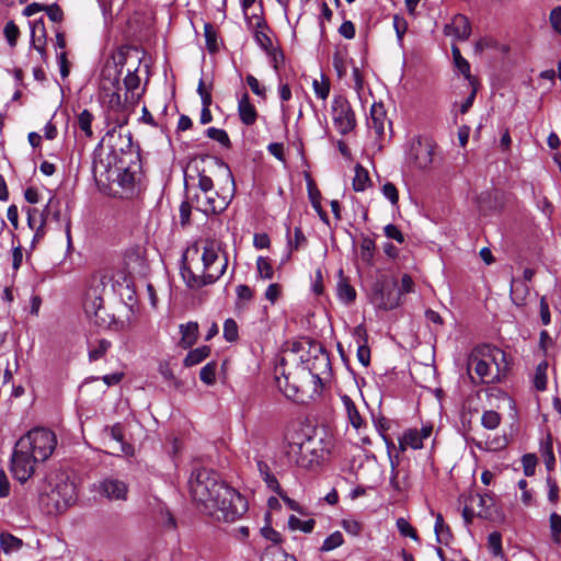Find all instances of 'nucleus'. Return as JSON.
Wrapping results in <instances>:
<instances>
[{"instance_id":"obj_1","label":"nucleus","mask_w":561,"mask_h":561,"mask_svg":"<svg viewBox=\"0 0 561 561\" xmlns=\"http://www.w3.org/2000/svg\"><path fill=\"white\" fill-rule=\"evenodd\" d=\"M92 172L99 183L108 184L113 194L121 198L137 197L145 188L139 158L131 151L118 152L112 148L105 152L98 148Z\"/></svg>"},{"instance_id":"obj_2","label":"nucleus","mask_w":561,"mask_h":561,"mask_svg":"<svg viewBox=\"0 0 561 561\" xmlns=\"http://www.w3.org/2000/svg\"><path fill=\"white\" fill-rule=\"evenodd\" d=\"M203 273L196 274L184 262L181 275L186 286L191 289H199L216 283L226 272L228 257L219 242L207 240L202 253Z\"/></svg>"},{"instance_id":"obj_3","label":"nucleus","mask_w":561,"mask_h":561,"mask_svg":"<svg viewBox=\"0 0 561 561\" xmlns=\"http://www.w3.org/2000/svg\"><path fill=\"white\" fill-rule=\"evenodd\" d=\"M227 485L216 471L205 467L193 469L188 478L190 494L204 513L214 507V501Z\"/></svg>"},{"instance_id":"obj_4","label":"nucleus","mask_w":561,"mask_h":561,"mask_svg":"<svg viewBox=\"0 0 561 561\" xmlns=\"http://www.w3.org/2000/svg\"><path fill=\"white\" fill-rule=\"evenodd\" d=\"M56 446L57 438L53 431L35 427L16 442L12 456H53Z\"/></svg>"},{"instance_id":"obj_5","label":"nucleus","mask_w":561,"mask_h":561,"mask_svg":"<svg viewBox=\"0 0 561 561\" xmlns=\"http://www.w3.org/2000/svg\"><path fill=\"white\" fill-rule=\"evenodd\" d=\"M220 168L225 173L227 184L226 187L221 188V193L216 191L211 193L199 192L194 197L195 208L205 215L225 210L236 191L234 179L230 168L225 162H220Z\"/></svg>"},{"instance_id":"obj_6","label":"nucleus","mask_w":561,"mask_h":561,"mask_svg":"<svg viewBox=\"0 0 561 561\" xmlns=\"http://www.w3.org/2000/svg\"><path fill=\"white\" fill-rule=\"evenodd\" d=\"M214 504V507H209L206 514L217 520L227 523L237 520L248 511V502L244 496L229 485L224 488Z\"/></svg>"},{"instance_id":"obj_7","label":"nucleus","mask_w":561,"mask_h":561,"mask_svg":"<svg viewBox=\"0 0 561 561\" xmlns=\"http://www.w3.org/2000/svg\"><path fill=\"white\" fill-rule=\"evenodd\" d=\"M76 485L66 479L42 494L39 501L47 514H58L66 511L76 501Z\"/></svg>"},{"instance_id":"obj_8","label":"nucleus","mask_w":561,"mask_h":561,"mask_svg":"<svg viewBox=\"0 0 561 561\" xmlns=\"http://www.w3.org/2000/svg\"><path fill=\"white\" fill-rule=\"evenodd\" d=\"M434 144L427 138L416 137L411 139L407 151V161L410 165L426 170L433 163Z\"/></svg>"},{"instance_id":"obj_9","label":"nucleus","mask_w":561,"mask_h":561,"mask_svg":"<svg viewBox=\"0 0 561 561\" xmlns=\"http://www.w3.org/2000/svg\"><path fill=\"white\" fill-rule=\"evenodd\" d=\"M331 112L334 127L340 134L346 135L355 128V113L345 96L335 95L333 98Z\"/></svg>"},{"instance_id":"obj_10","label":"nucleus","mask_w":561,"mask_h":561,"mask_svg":"<svg viewBox=\"0 0 561 561\" xmlns=\"http://www.w3.org/2000/svg\"><path fill=\"white\" fill-rule=\"evenodd\" d=\"M111 84L113 87V91L111 93H105L106 98V104L108 108V115L107 119L111 121L115 126L113 128V131L116 127H122L127 124L128 122V114L127 108L125 105V102L122 100V96L118 92L119 90V72L116 71Z\"/></svg>"},{"instance_id":"obj_11","label":"nucleus","mask_w":561,"mask_h":561,"mask_svg":"<svg viewBox=\"0 0 561 561\" xmlns=\"http://www.w3.org/2000/svg\"><path fill=\"white\" fill-rule=\"evenodd\" d=\"M433 434V425L425 424L421 430L409 428L403 432L399 437V449L401 453H405L409 449L417 450L424 448L426 443L431 440L432 446L435 444V439H431Z\"/></svg>"},{"instance_id":"obj_12","label":"nucleus","mask_w":561,"mask_h":561,"mask_svg":"<svg viewBox=\"0 0 561 561\" xmlns=\"http://www.w3.org/2000/svg\"><path fill=\"white\" fill-rule=\"evenodd\" d=\"M478 353L485 356L495 373V377L500 380L508 369L506 354L501 348L491 345L478 346Z\"/></svg>"},{"instance_id":"obj_13","label":"nucleus","mask_w":561,"mask_h":561,"mask_svg":"<svg viewBox=\"0 0 561 561\" xmlns=\"http://www.w3.org/2000/svg\"><path fill=\"white\" fill-rule=\"evenodd\" d=\"M468 368L473 369L482 382L488 383L499 381V378L495 377V373L489 364V360H486L485 356L478 353V347H476L469 356Z\"/></svg>"},{"instance_id":"obj_14","label":"nucleus","mask_w":561,"mask_h":561,"mask_svg":"<svg viewBox=\"0 0 561 561\" xmlns=\"http://www.w3.org/2000/svg\"><path fill=\"white\" fill-rule=\"evenodd\" d=\"M287 447L285 456H314V450L310 447L312 439L301 433H295L286 436Z\"/></svg>"},{"instance_id":"obj_15","label":"nucleus","mask_w":561,"mask_h":561,"mask_svg":"<svg viewBox=\"0 0 561 561\" xmlns=\"http://www.w3.org/2000/svg\"><path fill=\"white\" fill-rule=\"evenodd\" d=\"M99 492L110 501L127 500L128 486L124 481L106 478L100 482Z\"/></svg>"},{"instance_id":"obj_16","label":"nucleus","mask_w":561,"mask_h":561,"mask_svg":"<svg viewBox=\"0 0 561 561\" xmlns=\"http://www.w3.org/2000/svg\"><path fill=\"white\" fill-rule=\"evenodd\" d=\"M10 470L19 482H26L35 472L38 458H10Z\"/></svg>"},{"instance_id":"obj_17","label":"nucleus","mask_w":561,"mask_h":561,"mask_svg":"<svg viewBox=\"0 0 561 561\" xmlns=\"http://www.w3.org/2000/svg\"><path fill=\"white\" fill-rule=\"evenodd\" d=\"M377 307L383 310H391L400 306L401 296L394 288L382 285L375 295Z\"/></svg>"},{"instance_id":"obj_18","label":"nucleus","mask_w":561,"mask_h":561,"mask_svg":"<svg viewBox=\"0 0 561 561\" xmlns=\"http://www.w3.org/2000/svg\"><path fill=\"white\" fill-rule=\"evenodd\" d=\"M446 33L460 41L467 39L471 33V25L467 16L462 14L455 15L451 22L446 25Z\"/></svg>"},{"instance_id":"obj_19","label":"nucleus","mask_w":561,"mask_h":561,"mask_svg":"<svg viewBox=\"0 0 561 561\" xmlns=\"http://www.w3.org/2000/svg\"><path fill=\"white\" fill-rule=\"evenodd\" d=\"M238 114L240 121L247 126L254 125L259 117V113L255 106L251 103L250 96L247 92H244L238 101Z\"/></svg>"},{"instance_id":"obj_20","label":"nucleus","mask_w":561,"mask_h":561,"mask_svg":"<svg viewBox=\"0 0 561 561\" xmlns=\"http://www.w3.org/2000/svg\"><path fill=\"white\" fill-rule=\"evenodd\" d=\"M387 122V114L381 103H374L370 107V115L368 118L369 128L374 129L377 136H382Z\"/></svg>"},{"instance_id":"obj_21","label":"nucleus","mask_w":561,"mask_h":561,"mask_svg":"<svg viewBox=\"0 0 561 561\" xmlns=\"http://www.w3.org/2000/svg\"><path fill=\"white\" fill-rule=\"evenodd\" d=\"M510 295L515 306L524 307L529 296V286L519 278H512Z\"/></svg>"},{"instance_id":"obj_22","label":"nucleus","mask_w":561,"mask_h":561,"mask_svg":"<svg viewBox=\"0 0 561 561\" xmlns=\"http://www.w3.org/2000/svg\"><path fill=\"white\" fill-rule=\"evenodd\" d=\"M341 401L344 405L350 423L356 431H359L365 425V422L359 414L354 401L347 394H343L341 397Z\"/></svg>"},{"instance_id":"obj_23","label":"nucleus","mask_w":561,"mask_h":561,"mask_svg":"<svg viewBox=\"0 0 561 561\" xmlns=\"http://www.w3.org/2000/svg\"><path fill=\"white\" fill-rule=\"evenodd\" d=\"M181 341L180 344L183 348H190L193 346L198 337V324L197 322H187L180 325Z\"/></svg>"},{"instance_id":"obj_24","label":"nucleus","mask_w":561,"mask_h":561,"mask_svg":"<svg viewBox=\"0 0 561 561\" xmlns=\"http://www.w3.org/2000/svg\"><path fill=\"white\" fill-rule=\"evenodd\" d=\"M476 497L480 507L477 515L485 519L492 518L496 512L494 497L490 493L477 494Z\"/></svg>"},{"instance_id":"obj_25","label":"nucleus","mask_w":561,"mask_h":561,"mask_svg":"<svg viewBox=\"0 0 561 561\" xmlns=\"http://www.w3.org/2000/svg\"><path fill=\"white\" fill-rule=\"evenodd\" d=\"M256 465L260 471V476L266 483V486L276 494H280V484L278 483V480L276 479L275 474L271 471L268 465L263 460H259Z\"/></svg>"},{"instance_id":"obj_26","label":"nucleus","mask_w":561,"mask_h":561,"mask_svg":"<svg viewBox=\"0 0 561 561\" xmlns=\"http://www.w3.org/2000/svg\"><path fill=\"white\" fill-rule=\"evenodd\" d=\"M53 204H54V198H50L43 211H39L37 208H32V207H28L26 209L27 226L32 230L34 228L38 227V224L41 222V219L48 220L50 208L53 207Z\"/></svg>"},{"instance_id":"obj_27","label":"nucleus","mask_w":561,"mask_h":561,"mask_svg":"<svg viewBox=\"0 0 561 561\" xmlns=\"http://www.w3.org/2000/svg\"><path fill=\"white\" fill-rule=\"evenodd\" d=\"M110 435H111V438L119 445L121 450L124 454L128 455L129 453L134 451L131 448V445L126 442V426L125 425H123L121 423H116L115 425H113L111 427Z\"/></svg>"},{"instance_id":"obj_28","label":"nucleus","mask_w":561,"mask_h":561,"mask_svg":"<svg viewBox=\"0 0 561 561\" xmlns=\"http://www.w3.org/2000/svg\"><path fill=\"white\" fill-rule=\"evenodd\" d=\"M23 540L15 537L10 533H1L0 534V549L5 553L10 554L13 552H18L23 547Z\"/></svg>"},{"instance_id":"obj_29","label":"nucleus","mask_w":561,"mask_h":561,"mask_svg":"<svg viewBox=\"0 0 561 561\" xmlns=\"http://www.w3.org/2000/svg\"><path fill=\"white\" fill-rule=\"evenodd\" d=\"M261 561H297L294 556L288 554L282 547L268 546L261 557Z\"/></svg>"},{"instance_id":"obj_30","label":"nucleus","mask_w":561,"mask_h":561,"mask_svg":"<svg viewBox=\"0 0 561 561\" xmlns=\"http://www.w3.org/2000/svg\"><path fill=\"white\" fill-rule=\"evenodd\" d=\"M451 53L457 70L469 81L470 84H473L474 78L470 73V64L468 60L461 56L460 49L455 45L451 47Z\"/></svg>"},{"instance_id":"obj_31","label":"nucleus","mask_w":561,"mask_h":561,"mask_svg":"<svg viewBox=\"0 0 561 561\" xmlns=\"http://www.w3.org/2000/svg\"><path fill=\"white\" fill-rule=\"evenodd\" d=\"M336 293L339 299L345 304H351L352 301L355 300L356 297L355 289L343 277L342 271H340V279L337 282Z\"/></svg>"},{"instance_id":"obj_32","label":"nucleus","mask_w":561,"mask_h":561,"mask_svg":"<svg viewBox=\"0 0 561 561\" xmlns=\"http://www.w3.org/2000/svg\"><path fill=\"white\" fill-rule=\"evenodd\" d=\"M209 354L210 347L206 345L191 350L184 358L183 364L186 367L195 366L206 359Z\"/></svg>"},{"instance_id":"obj_33","label":"nucleus","mask_w":561,"mask_h":561,"mask_svg":"<svg viewBox=\"0 0 561 561\" xmlns=\"http://www.w3.org/2000/svg\"><path fill=\"white\" fill-rule=\"evenodd\" d=\"M434 531L439 543L447 545L453 537L450 528L445 524L442 514L436 515Z\"/></svg>"},{"instance_id":"obj_34","label":"nucleus","mask_w":561,"mask_h":561,"mask_svg":"<svg viewBox=\"0 0 561 561\" xmlns=\"http://www.w3.org/2000/svg\"><path fill=\"white\" fill-rule=\"evenodd\" d=\"M370 184L368 171L360 164L355 167V175L353 179V188L356 192H364Z\"/></svg>"},{"instance_id":"obj_35","label":"nucleus","mask_w":561,"mask_h":561,"mask_svg":"<svg viewBox=\"0 0 561 561\" xmlns=\"http://www.w3.org/2000/svg\"><path fill=\"white\" fill-rule=\"evenodd\" d=\"M124 85L126 88V91L130 93L131 101H138L140 98V94L137 93V90L140 85V78L136 75L135 71H128L127 75L124 78Z\"/></svg>"},{"instance_id":"obj_36","label":"nucleus","mask_w":561,"mask_h":561,"mask_svg":"<svg viewBox=\"0 0 561 561\" xmlns=\"http://www.w3.org/2000/svg\"><path fill=\"white\" fill-rule=\"evenodd\" d=\"M256 274L263 280H270L274 277V268L268 257L259 256L256 259Z\"/></svg>"},{"instance_id":"obj_37","label":"nucleus","mask_w":561,"mask_h":561,"mask_svg":"<svg viewBox=\"0 0 561 561\" xmlns=\"http://www.w3.org/2000/svg\"><path fill=\"white\" fill-rule=\"evenodd\" d=\"M110 347H111V342L105 339L98 340L96 343H90V345H89L90 362H95V360H99L100 358H102L105 355V353L108 351Z\"/></svg>"},{"instance_id":"obj_38","label":"nucleus","mask_w":561,"mask_h":561,"mask_svg":"<svg viewBox=\"0 0 561 561\" xmlns=\"http://www.w3.org/2000/svg\"><path fill=\"white\" fill-rule=\"evenodd\" d=\"M330 80L323 73L320 75V79H313L312 89L316 96L322 101H325L330 94Z\"/></svg>"},{"instance_id":"obj_39","label":"nucleus","mask_w":561,"mask_h":561,"mask_svg":"<svg viewBox=\"0 0 561 561\" xmlns=\"http://www.w3.org/2000/svg\"><path fill=\"white\" fill-rule=\"evenodd\" d=\"M93 119H94L93 114L88 110H83L78 115V119H77L78 126L83 131V134L85 135L87 138L93 137V130H92Z\"/></svg>"},{"instance_id":"obj_40","label":"nucleus","mask_w":561,"mask_h":561,"mask_svg":"<svg viewBox=\"0 0 561 561\" xmlns=\"http://www.w3.org/2000/svg\"><path fill=\"white\" fill-rule=\"evenodd\" d=\"M316 525L314 519L302 520L295 515L289 516L288 526L293 530H301L305 534H309L313 530Z\"/></svg>"},{"instance_id":"obj_41","label":"nucleus","mask_w":561,"mask_h":561,"mask_svg":"<svg viewBox=\"0 0 561 561\" xmlns=\"http://www.w3.org/2000/svg\"><path fill=\"white\" fill-rule=\"evenodd\" d=\"M287 240L290 251H297L307 244V238L305 237L300 227L294 229V238L290 237V229H287Z\"/></svg>"},{"instance_id":"obj_42","label":"nucleus","mask_w":561,"mask_h":561,"mask_svg":"<svg viewBox=\"0 0 561 561\" xmlns=\"http://www.w3.org/2000/svg\"><path fill=\"white\" fill-rule=\"evenodd\" d=\"M159 520L163 528L168 530L176 529V519L164 504L159 505Z\"/></svg>"},{"instance_id":"obj_43","label":"nucleus","mask_w":561,"mask_h":561,"mask_svg":"<svg viewBox=\"0 0 561 561\" xmlns=\"http://www.w3.org/2000/svg\"><path fill=\"white\" fill-rule=\"evenodd\" d=\"M549 527L551 533V539L556 545L561 543V516L553 512L549 517Z\"/></svg>"},{"instance_id":"obj_44","label":"nucleus","mask_w":561,"mask_h":561,"mask_svg":"<svg viewBox=\"0 0 561 561\" xmlns=\"http://www.w3.org/2000/svg\"><path fill=\"white\" fill-rule=\"evenodd\" d=\"M206 135L210 139L219 142L220 145H222L226 148H230L231 147L230 138H229V136H228V134H227V131L225 129H220V128H216V127H209L206 130Z\"/></svg>"},{"instance_id":"obj_45","label":"nucleus","mask_w":561,"mask_h":561,"mask_svg":"<svg viewBox=\"0 0 561 561\" xmlns=\"http://www.w3.org/2000/svg\"><path fill=\"white\" fill-rule=\"evenodd\" d=\"M343 542H344V539H343L342 533L334 531L324 539L320 550L322 552H328V551L334 550L335 548H339L340 546L343 545Z\"/></svg>"},{"instance_id":"obj_46","label":"nucleus","mask_w":561,"mask_h":561,"mask_svg":"<svg viewBox=\"0 0 561 561\" xmlns=\"http://www.w3.org/2000/svg\"><path fill=\"white\" fill-rule=\"evenodd\" d=\"M204 35L206 39V46L207 49L210 53H215L218 50V43H217V33L213 24L205 23L204 25Z\"/></svg>"},{"instance_id":"obj_47","label":"nucleus","mask_w":561,"mask_h":561,"mask_svg":"<svg viewBox=\"0 0 561 561\" xmlns=\"http://www.w3.org/2000/svg\"><path fill=\"white\" fill-rule=\"evenodd\" d=\"M217 363H207L199 373L201 380L206 385H213L216 381Z\"/></svg>"},{"instance_id":"obj_48","label":"nucleus","mask_w":561,"mask_h":561,"mask_svg":"<svg viewBox=\"0 0 561 561\" xmlns=\"http://www.w3.org/2000/svg\"><path fill=\"white\" fill-rule=\"evenodd\" d=\"M375 248L376 245L373 239H370L369 237L363 238L360 242L362 260L369 263L374 257Z\"/></svg>"},{"instance_id":"obj_49","label":"nucleus","mask_w":561,"mask_h":561,"mask_svg":"<svg viewBox=\"0 0 561 561\" xmlns=\"http://www.w3.org/2000/svg\"><path fill=\"white\" fill-rule=\"evenodd\" d=\"M482 425L488 430H494L500 425L501 416L493 410L485 411L481 419Z\"/></svg>"},{"instance_id":"obj_50","label":"nucleus","mask_w":561,"mask_h":561,"mask_svg":"<svg viewBox=\"0 0 561 561\" xmlns=\"http://www.w3.org/2000/svg\"><path fill=\"white\" fill-rule=\"evenodd\" d=\"M546 370H547V364L546 363L538 365V367L536 369V374H535V378H534V385H535V388L537 390H539V391H543L547 388V374H546Z\"/></svg>"},{"instance_id":"obj_51","label":"nucleus","mask_w":561,"mask_h":561,"mask_svg":"<svg viewBox=\"0 0 561 561\" xmlns=\"http://www.w3.org/2000/svg\"><path fill=\"white\" fill-rule=\"evenodd\" d=\"M237 305L249 302L254 297V291L248 285H238L236 287Z\"/></svg>"},{"instance_id":"obj_52","label":"nucleus","mask_w":561,"mask_h":561,"mask_svg":"<svg viewBox=\"0 0 561 561\" xmlns=\"http://www.w3.org/2000/svg\"><path fill=\"white\" fill-rule=\"evenodd\" d=\"M488 545L491 552L494 556H500L502 553V536L497 531H493L488 536Z\"/></svg>"},{"instance_id":"obj_53","label":"nucleus","mask_w":561,"mask_h":561,"mask_svg":"<svg viewBox=\"0 0 561 561\" xmlns=\"http://www.w3.org/2000/svg\"><path fill=\"white\" fill-rule=\"evenodd\" d=\"M224 336L229 342H233L238 339V325L233 319H227L225 321Z\"/></svg>"},{"instance_id":"obj_54","label":"nucleus","mask_w":561,"mask_h":561,"mask_svg":"<svg viewBox=\"0 0 561 561\" xmlns=\"http://www.w3.org/2000/svg\"><path fill=\"white\" fill-rule=\"evenodd\" d=\"M383 233L388 239L396 240L400 244L405 241L404 234L396 225L389 224L385 226Z\"/></svg>"},{"instance_id":"obj_55","label":"nucleus","mask_w":561,"mask_h":561,"mask_svg":"<svg viewBox=\"0 0 561 561\" xmlns=\"http://www.w3.org/2000/svg\"><path fill=\"white\" fill-rule=\"evenodd\" d=\"M393 28L396 31L399 42H402L404 34L408 31V23L404 18L396 14L392 19Z\"/></svg>"},{"instance_id":"obj_56","label":"nucleus","mask_w":561,"mask_h":561,"mask_svg":"<svg viewBox=\"0 0 561 561\" xmlns=\"http://www.w3.org/2000/svg\"><path fill=\"white\" fill-rule=\"evenodd\" d=\"M397 527L402 536L417 539L416 531L403 517L397 519Z\"/></svg>"},{"instance_id":"obj_57","label":"nucleus","mask_w":561,"mask_h":561,"mask_svg":"<svg viewBox=\"0 0 561 561\" xmlns=\"http://www.w3.org/2000/svg\"><path fill=\"white\" fill-rule=\"evenodd\" d=\"M381 192L383 194V196L394 206L398 204V201H399V193H398V190L397 187L388 182L386 184L382 185L381 187Z\"/></svg>"},{"instance_id":"obj_58","label":"nucleus","mask_w":561,"mask_h":561,"mask_svg":"<svg viewBox=\"0 0 561 561\" xmlns=\"http://www.w3.org/2000/svg\"><path fill=\"white\" fill-rule=\"evenodd\" d=\"M245 80H247V83L250 87L251 91L255 95L263 98V99L266 98V89L263 85H261V83L254 76L248 75Z\"/></svg>"},{"instance_id":"obj_59","label":"nucleus","mask_w":561,"mask_h":561,"mask_svg":"<svg viewBox=\"0 0 561 561\" xmlns=\"http://www.w3.org/2000/svg\"><path fill=\"white\" fill-rule=\"evenodd\" d=\"M549 22L553 32L561 35V7H557L551 10Z\"/></svg>"},{"instance_id":"obj_60","label":"nucleus","mask_w":561,"mask_h":561,"mask_svg":"<svg viewBox=\"0 0 561 561\" xmlns=\"http://www.w3.org/2000/svg\"><path fill=\"white\" fill-rule=\"evenodd\" d=\"M19 34H20L19 27L13 22H8L5 24L4 35H5L8 43L11 46L15 45Z\"/></svg>"},{"instance_id":"obj_61","label":"nucleus","mask_w":561,"mask_h":561,"mask_svg":"<svg viewBox=\"0 0 561 561\" xmlns=\"http://www.w3.org/2000/svg\"><path fill=\"white\" fill-rule=\"evenodd\" d=\"M539 312H540V320L543 325H549L551 323V313L549 310V305L547 301V298L542 296L539 301Z\"/></svg>"},{"instance_id":"obj_62","label":"nucleus","mask_w":561,"mask_h":561,"mask_svg":"<svg viewBox=\"0 0 561 561\" xmlns=\"http://www.w3.org/2000/svg\"><path fill=\"white\" fill-rule=\"evenodd\" d=\"M342 527L347 534L353 536L358 535L363 529L362 523L356 519H343Z\"/></svg>"},{"instance_id":"obj_63","label":"nucleus","mask_w":561,"mask_h":561,"mask_svg":"<svg viewBox=\"0 0 561 561\" xmlns=\"http://www.w3.org/2000/svg\"><path fill=\"white\" fill-rule=\"evenodd\" d=\"M261 534L266 540H270L273 545H276V546H278V543L282 540L280 534L270 526L263 527L261 529Z\"/></svg>"},{"instance_id":"obj_64","label":"nucleus","mask_w":561,"mask_h":561,"mask_svg":"<svg viewBox=\"0 0 561 561\" xmlns=\"http://www.w3.org/2000/svg\"><path fill=\"white\" fill-rule=\"evenodd\" d=\"M198 188L199 192L211 193L214 192L213 179L206 174L198 175Z\"/></svg>"}]
</instances>
